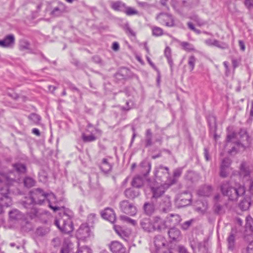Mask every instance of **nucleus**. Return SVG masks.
I'll list each match as a JSON object with an SVG mask.
<instances>
[{
    "label": "nucleus",
    "mask_w": 253,
    "mask_h": 253,
    "mask_svg": "<svg viewBox=\"0 0 253 253\" xmlns=\"http://www.w3.org/2000/svg\"><path fill=\"white\" fill-rule=\"evenodd\" d=\"M222 194L226 196L229 201H236L238 199L244 196L246 193V188L244 185L239 183H233L232 180H225L221 183L220 186Z\"/></svg>",
    "instance_id": "nucleus-1"
},
{
    "label": "nucleus",
    "mask_w": 253,
    "mask_h": 253,
    "mask_svg": "<svg viewBox=\"0 0 253 253\" xmlns=\"http://www.w3.org/2000/svg\"><path fill=\"white\" fill-rule=\"evenodd\" d=\"M49 194L45 193L41 188H36L30 192V197L26 198L22 202L24 208H31L33 204L42 205L45 201H47L49 207L53 211L60 210V208L57 206H53L48 199Z\"/></svg>",
    "instance_id": "nucleus-2"
},
{
    "label": "nucleus",
    "mask_w": 253,
    "mask_h": 253,
    "mask_svg": "<svg viewBox=\"0 0 253 253\" xmlns=\"http://www.w3.org/2000/svg\"><path fill=\"white\" fill-rule=\"evenodd\" d=\"M73 212L69 209H64L59 212L58 216L54 220V224L63 233H70L74 229L72 218Z\"/></svg>",
    "instance_id": "nucleus-3"
},
{
    "label": "nucleus",
    "mask_w": 253,
    "mask_h": 253,
    "mask_svg": "<svg viewBox=\"0 0 253 253\" xmlns=\"http://www.w3.org/2000/svg\"><path fill=\"white\" fill-rule=\"evenodd\" d=\"M239 139L237 140V145L238 147L241 146L243 150H244L246 146H248L251 143V138L249 136L246 129L241 128L238 133L232 132L228 134L226 137V141L228 143L232 141L233 140Z\"/></svg>",
    "instance_id": "nucleus-4"
},
{
    "label": "nucleus",
    "mask_w": 253,
    "mask_h": 253,
    "mask_svg": "<svg viewBox=\"0 0 253 253\" xmlns=\"http://www.w3.org/2000/svg\"><path fill=\"white\" fill-rule=\"evenodd\" d=\"M156 19L162 25L168 27H173L175 26L174 17L169 13L161 12L157 15Z\"/></svg>",
    "instance_id": "nucleus-5"
},
{
    "label": "nucleus",
    "mask_w": 253,
    "mask_h": 253,
    "mask_svg": "<svg viewBox=\"0 0 253 253\" xmlns=\"http://www.w3.org/2000/svg\"><path fill=\"white\" fill-rule=\"evenodd\" d=\"M192 195L191 193L187 191H185L177 195L176 203L178 207H184L190 205Z\"/></svg>",
    "instance_id": "nucleus-6"
},
{
    "label": "nucleus",
    "mask_w": 253,
    "mask_h": 253,
    "mask_svg": "<svg viewBox=\"0 0 253 253\" xmlns=\"http://www.w3.org/2000/svg\"><path fill=\"white\" fill-rule=\"evenodd\" d=\"M120 208L121 211L130 216H134L136 214L137 209L133 203L127 200H124L120 203Z\"/></svg>",
    "instance_id": "nucleus-7"
},
{
    "label": "nucleus",
    "mask_w": 253,
    "mask_h": 253,
    "mask_svg": "<svg viewBox=\"0 0 253 253\" xmlns=\"http://www.w3.org/2000/svg\"><path fill=\"white\" fill-rule=\"evenodd\" d=\"M171 202L169 197H163L159 202L158 209L161 213H168L171 210Z\"/></svg>",
    "instance_id": "nucleus-8"
},
{
    "label": "nucleus",
    "mask_w": 253,
    "mask_h": 253,
    "mask_svg": "<svg viewBox=\"0 0 253 253\" xmlns=\"http://www.w3.org/2000/svg\"><path fill=\"white\" fill-rule=\"evenodd\" d=\"M116 83H120L131 77L130 71L126 68H121L114 76Z\"/></svg>",
    "instance_id": "nucleus-9"
},
{
    "label": "nucleus",
    "mask_w": 253,
    "mask_h": 253,
    "mask_svg": "<svg viewBox=\"0 0 253 253\" xmlns=\"http://www.w3.org/2000/svg\"><path fill=\"white\" fill-rule=\"evenodd\" d=\"M78 248V245L76 246L69 240H66L63 243L60 253H77Z\"/></svg>",
    "instance_id": "nucleus-10"
},
{
    "label": "nucleus",
    "mask_w": 253,
    "mask_h": 253,
    "mask_svg": "<svg viewBox=\"0 0 253 253\" xmlns=\"http://www.w3.org/2000/svg\"><path fill=\"white\" fill-rule=\"evenodd\" d=\"M153 226L154 231H157L161 232L168 228L166 220H164L160 216H155L153 218Z\"/></svg>",
    "instance_id": "nucleus-11"
},
{
    "label": "nucleus",
    "mask_w": 253,
    "mask_h": 253,
    "mask_svg": "<svg viewBox=\"0 0 253 253\" xmlns=\"http://www.w3.org/2000/svg\"><path fill=\"white\" fill-rule=\"evenodd\" d=\"M155 175L156 177L159 180L166 182L165 179H167L169 176V169L167 167L160 166L156 170Z\"/></svg>",
    "instance_id": "nucleus-12"
},
{
    "label": "nucleus",
    "mask_w": 253,
    "mask_h": 253,
    "mask_svg": "<svg viewBox=\"0 0 253 253\" xmlns=\"http://www.w3.org/2000/svg\"><path fill=\"white\" fill-rule=\"evenodd\" d=\"M0 193L1 197L0 199L4 200V204L6 206H10L12 204V200L9 197L10 194L9 186L7 185H5L0 188Z\"/></svg>",
    "instance_id": "nucleus-13"
},
{
    "label": "nucleus",
    "mask_w": 253,
    "mask_h": 253,
    "mask_svg": "<svg viewBox=\"0 0 253 253\" xmlns=\"http://www.w3.org/2000/svg\"><path fill=\"white\" fill-rule=\"evenodd\" d=\"M90 235V229L87 223L81 225L77 231V235L81 239L85 240Z\"/></svg>",
    "instance_id": "nucleus-14"
},
{
    "label": "nucleus",
    "mask_w": 253,
    "mask_h": 253,
    "mask_svg": "<svg viewBox=\"0 0 253 253\" xmlns=\"http://www.w3.org/2000/svg\"><path fill=\"white\" fill-rule=\"evenodd\" d=\"M165 220L169 228L178 225L181 221V218L178 214H170L167 216Z\"/></svg>",
    "instance_id": "nucleus-15"
},
{
    "label": "nucleus",
    "mask_w": 253,
    "mask_h": 253,
    "mask_svg": "<svg viewBox=\"0 0 253 253\" xmlns=\"http://www.w3.org/2000/svg\"><path fill=\"white\" fill-rule=\"evenodd\" d=\"M151 191L152 193L151 200L153 202H157V199L160 198L165 192V188L162 185L152 187L151 188Z\"/></svg>",
    "instance_id": "nucleus-16"
},
{
    "label": "nucleus",
    "mask_w": 253,
    "mask_h": 253,
    "mask_svg": "<svg viewBox=\"0 0 253 253\" xmlns=\"http://www.w3.org/2000/svg\"><path fill=\"white\" fill-rule=\"evenodd\" d=\"M15 44V37L12 34L6 35L3 40H0V46L4 48L12 47Z\"/></svg>",
    "instance_id": "nucleus-17"
},
{
    "label": "nucleus",
    "mask_w": 253,
    "mask_h": 253,
    "mask_svg": "<svg viewBox=\"0 0 253 253\" xmlns=\"http://www.w3.org/2000/svg\"><path fill=\"white\" fill-rule=\"evenodd\" d=\"M109 248L113 253H125L126 248L118 241H113L109 245Z\"/></svg>",
    "instance_id": "nucleus-18"
},
{
    "label": "nucleus",
    "mask_w": 253,
    "mask_h": 253,
    "mask_svg": "<svg viewBox=\"0 0 253 253\" xmlns=\"http://www.w3.org/2000/svg\"><path fill=\"white\" fill-rule=\"evenodd\" d=\"M102 217L111 223H114L116 219V215L113 209L107 208L101 213Z\"/></svg>",
    "instance_id": "nucleus-19"
},
{
    "label": "nucleus",
    "mask_w": 253,
    "mask_h": 253,
    "mask_svg": "<svg viewBox=\"0 0 253 253\" xmlns=\"http://www.w3.org/2000/svg\"><path fill=\"white\" fill-rule=\"evenodd\" d=\"M168 233L172 241H179L182 238L180 231L175 227H170Z\"/></svg>",
    "instance_id": "nucleus-20"
},
{
    "label": "nucleus",
    "mask_w": 253,
    "mask_h": 253,
    "mask_svg": "<svg viewBox=\"0 0 253 253\" xmlns=\"http://www.w3.org/2000/svg\"><path fill=\"white\" fill-rule=\"evenodd\" d=\"M142 228L146 232H152L154 231L153 222H152L148 218H143L140 223Z\"/></svg>",
    "instance_id": "nucleus-21"
},
{
    "label": "nucleus",
    "mask_w": 253,
    "mask_h": 253,
    "mask_svg": "<svg viewBox=\"0 0 253 253\" xmlns=\"http://www.w3.org/2000/svg\"><path fill=\"white\" fill-rule=\"evenodd\" d=\"M156 202H153L151 200V202H145L143 206V209L144 213L149 216L154 213L156 209L154 204Z\"/></svg>",
    "instance_id": "nucleus-22"
},
{
    "label": "nucleus",
    "mask_w": 253,
    "mask_h": 253,
    "mask_svg": "<svg viewBox=\"0 0 253 253\" xmlns=\"http://www.w3.org/2000/svg\"><path fill=\"white\" fill-rule=\"evenodd\" d=\"M113 165L108 162V160L106 158H103L102 162L99 166V168L101 171L105 173H108L112 169Z\"/></svg>",
    "instance_id": "nucleus-23"
},
{
    "label": "nucleus",
    "mask_w": 253,
    "mask_h": 253,
    "mask_svg": "<svg viewBox=\"0 0 253 253\" xmlns=\"http://www.w3.org/2000/svg\"><path fill=\"white\" fill-rule=\"evenodd\" d=\"M144 142L145 148L149 147L154 144L153 142V133L150 128L147 129L145 131Z\"/></svg>",
    "instance_id": "nucleus-24"
},
{
    "label": "nucleus",
    "mask_w": 253,
    "mask_h": 253,
    "mask_svg": "<svg viewBox=\"0 0 253 253\" xmlns=\"http://www.w3.org/2000/svg\"><path fill=\"white\" fill-rule=\"evenodd\" d=\"M235 233L236 232L234 231L233 229H232V230L227 239L228 248L229 250L231 251H233L235 248Z\"/></svg>",
    "instance_id": "nucleus-25"
},
{
    "label": "nucleus",
    "mask_w": 253,
    "mask_h": 253,
    "mask_svg": "<svg viewBox=\"0 0 253 253\" xmlns=\"http://www.w3.org/2000/svg\"><path fill=\"white\" fill-rule=\"evenodd\" d=\"M206 43L208 45L215 46L223 49L228 48L227 44L224 42H221L217 40L208 39L206 41Z\"/></svg>",
    "instance_id": "nucleus-26"
},
{
    "label": "nucleus",
    "mask_w": 253,
    "mask_h": 253,
    "mask_svg": "<svg viewBox=\"0 0 253 253\" xmlns=\"http://www.w3.org/2000/svg\"><path fill=\"white\" fill-rule=\"evenodd\" d=\"M166 241L165 238L161 235L156 236L154 238V244L156 250H159L165 246Z\"/></svg>",
    "instance_id": "nucleus-27"
},
{
    "label": "nucleus",
    "mask_w": 253,
    "mask_h": 253,
    "mask_svg": "<svg viewBox=\"0 0 253 253\" xmlns=\"http://www.w3.org/2000/svg\"><path fill=\"white\" fill-rule=\"evenodd\" d=\"M13 169L19 174H24L27 172V166L25 164L17 162L12 165Z\"/></svg>",
    "instance_id": "nucleus-28"
},
{
    "label": "nucleus",
    "mask_w": 253,
    "mask_h": 253,
    "mask_svg": "<svg viewBox=\"0 0 253 253\" xmlns=\"http://www.w3.org/2000/svg\"><path fill=\"white\" fill-rule=\"evenodd\" d=\"M251 203H253L252 196L251 198L246 197L240 202L239 207L242 211H246L249 209Z\"/></svg>",
    "instance_id": "nucleus-29"
},
{
    "label": "nucleus",
    "mask_w": 253,
    "mask_h": 253,
    "mask_svg": "<svg viewBox=\"0 0 253 253\" xmlns=\"http://www.w3.org/2000/svg\"><path fill=\"white\" fill-rule=\"evenodd\" d=\"M212 188L211 185H205L198 191V194L202 196L209 197L211 194Z\"/></svg>",
    "instance_id": "nucleus-30"
},
{
    "label": "nucleus",
    "mask_w": 253,
    "mask_h": 253,
    "mask_svg": "<svg viewBox=\"0 0 253 253\" xmlns=\"http://www.w3.org/2000/svg\"><path fill=\"white\" fill-rule=\"evenodd\" d=\"M140 192L138 190H134L133 188H128L125 191L126 197L129 199H134L138 196Z\"/></svg>",
    "instance_id": "nucleus-31"
},
{
    "label": "nucleus",
    "mask_w": 253,
    "mask_h": 253,
    "mask_svg": "<svg viewBox=\"0 0 253 253\" xmlns=\"http://www.w3.org/2000/svg\"><path fill=\"white\" fill-rule=\"evenodd\" d=\"M140 167L142 169H143L141 170L142 175L145 177L147 176L151 170V163L146 161H143L141 163Z\"/></svg>",
    "instance_id": "nucleus-32"
},
{
    "label": "nucleus",
    "mask_w": 253,
    "mask_h": 253,
    "mask_svg": "<svg viewBox=\"0 0 253 253\" xmlns=\"http://www.w3.org/2000/svg\"><path fill=\"white\" fill-rule=\"evenodd\" d=\"M239 174L241 177L245 178L250 174V171L248 167L246 166L245 162H243L240 165Z\"/></svg>",
    "instance_id": "nucleus-33"
},
{
    "label": "nucleus",
    "mask_w": 253,
    "mask_h": 253,
    "mask_svg": "<svg viewBox=\"0 0 253 253\" xmlns=\"http://www.w3.org/2000/svg\"><path fill=\"white\" fill-rule=\"evenodd\" d=\"M9 215L10 220H18L22 218V213L16 209H14L9 212Z\"/></svg>",
    "instance_id": "nucleus-34"
},
{
    "label": "nucleus",
    "mask_w": 253,
    "mask_h": 253,
    "mask_svg": "<svg viewBox=\"0 0 253 253\" xmlns=\"http://www.w3.org/2000/svg\"><path fill=\"white\" fill-rule=\"evenodd\" d=\"M144 184V181L143 178L140 176H137L134 177L132 181L131 185L133 187L139 188L143 186Z\"/></svg>",
    "instance_id": "nucleus-35"
},
{
    "label": "nucleus",
    "mask_w": 253,
    "mask_h": 253,
    "mask_svg": "<svg viewBox=\"0 0 253 253\" xmlns=\"http://www.w3.org/2000/svg\"><path fill=\"white\" fill-rule=\"evenodd\" d=\"M126 7V4L121 1L112 2L111 3V7L116 11H123Z\"/></svg>",
    "instance_id": "nucleus-36"
},
{
    "label": "nucleus",
    "mask_w": 253,
    "mask_h": 253,
    "mask_svg": "<svg viewBox=\"0 0 253 253\" xmlns=\"http://www.w3.org/2000/svg\"><path fill=\"white\" fill-rule=\"evenodd\" d=\"M35 205V204H33V206L31 208H25L27 209V211H26L27 214L31 219L34 218L38 215L39 211L37 208L34 207Z\"/></svg>",
    "instance_id": "nucleus-37"
},
{
    "label": "nucleus",
    "mask_w": 253,
    "mask_h": 253,
    "mask_svg": "<svg viewBox=\"0 0 253 253\" xmlns=\"http://www.w3.org/2000/svg\"><path fill=\"white\" fill-rule=\"evenodd\" d=\"M165 55L166 57L168 63L169 64L171 71H172V67L173 65V61L171 55V49L169 47L167 46L165 49Z\"/></svg>",
    "instance_id": "nucleus-38"
},
{
    "label": "nucleus",
    "mask_w": 253,
    "mask_h": 253,
    "mask_svg": "<svg viewBox=\"0 0 253 253\" xmlns=\"http://www.w3.org/2000/svg\"><path fill=\"white\" fill-rule=\"evenodd\" d=\"M28 118L33 124L37 125L40 124L41 117L37 114L31 113L28 116Z\"/></svg>",
    "instance_id": "nucleus-39"
},
{
    "label": "nucleus",
    "mask_w": 253,
    "mask_h": 253,
    "mask_svg": "<svg viewBox=\"0 0 253 253\" xmlns=\"http://www.w3.org/2000/svg\"><path fill=\"white\" fill-rule=\"evenodd\" d=\"M36 182L35 179L29 176L25 177L23 180L24 185L27 188H30L35 186Z\"/></svg>",
    "instance_id": "nucleus-40"
},
{
    "label": "nucleus",
    "mask_w": 253,
    "mask_h": 253,
    "mask_svg": "<svg viewBox=\"0 0 253 253\" xmlns=\"http://www.w3.org/2000/svg\"><path fill=\"white\" fill-rule=\"evenodd\" d=\"M49 231L50 229L48 227H40L37 229L35 233L37 236L43 237L47 234Z\"/></svg>",
    "instance_id": "nucleus-41"
},
{
    "label": "nucleus",
    "mask_w": 253,
    "mask_h": 253,
    "mask_svg": "<svg viewBox=\"0 0 253 253\" xmlns=\"http://www.w3.org/2000/svg\"><path fill=\"white\" fill-rule=\"evenodd\" d=\"M246 230L253 232V218L250 215H248L246 217Z\"/></svg>",
    "instance_id": "nucleus-42"
},
{
    "label": "nucleus",
    "mask_w": 253,
    "mask_h": 253,
    "mask_svg": "<svg viewBox=\"0 0 253 253\" xmlns=\"http://www.w3.org/2000/svg\"><path fill=\"white\" fill-rule=\"evenodd\" d=\"M64 12V9L61 5V7H56L51 11L50 14L53 17H58L61 16Z\"/></svg>",
    "instance_id": "nucleus-43"
},
{
    "label": "nucleus",
    "mask_w": 253,
    "mask_h": 253,
    "mask_svg": "<svg viewBox=\"0 0 253 253\" xmlns=\"http://www.w3.org/2000/svg\"><path fill=\"white\" fill-rule=\"evenodd\" d=\"M82 138L84 142L86 143L92 142L96 140V137L92 134L89 135H87L85 133H82Z\"/></svg>",
    "instance_id": "nucleus-44"
},
{
    "label": "nucleus",
    "mask_w": 253,
    "mask_h": 253,
    "mask_svg": "<svg viewBox=\"0 0 253 253\" xmlns=\"http://www.w3.org/2000/svg\"><path fill=\"white\" fill-rule=\"evenodd\" d=\"M30 46V42L26 40L23 39L20 41L19 49L20 50L29 49Z\"/></svg>",
    "instance_id": "nucleus-45"
},
{
    "label": "nucleus",
    "mask_w": 253,
    "mask_h": 253,
    "mask_svg": "<svg viewBox=\"0 0 253 253\" xmlns=\"http://www.w3.org/2000/svg\"><path fill=\"white\" fill-rule=\"evenodd\" d=\"M180 45L183 47V49L187 51L195 50L194 46L188 42H183L180 43Z\"/></svg>",
    "instance_id": "nucleus-46"
},
{
    "label": "nucleus",
    "mask_w": 253,
    "mask_h": 253,
    "mask_svg": "<svg viewBox=\"0 0 253 253\" xmlns=\"http://www.w3.org/2000/svg\"><path fill=\"white\" fill-rule=\"evenodd\" d=\"M120 218L122 221L129 223L132 225L135 226L136 225V220L132 219L126 215H121Z\"/></svg>",
    "instance_id": "nucleus-47"
},
{
    "label": "nucleus",
    "mask_w": 253,
    "mask_h": 253,
    "mask_svg": "<svg viewBox=\"0 0 253 253\" xmlns=\"http://www.w3.org/2000/svg\"><path fill=\"white\" fill-rule=\"evenodd\" d=\"M124 29L128 36H136V33L131 29L128 23H126L124 26Z\"/></svg>",
    "instance_id": "nucleus-48"
},
{
    "label": "nucleus",
    "mask_w": 253,
    "mask_h": 253,
    "mask_svg": "<svg viewBox=\"0 0 253 253\" xmlns=\"http://www.w3.org/2000/svg\"><path fill=\"white\" fill-rule=\"evenodd\" d=\"M182 169L181 168H177L175 169H174L173 171V179L172 180L171 182H170L171 184H173L175 183L176 181V178L179 177L180 176L182 173Z\"/></svg>",
    "instance_id": "nucleus-49"
},
{
    "label": "nucleus",
    "mask_w": 253,
    "mask_h": 253,
    "mask_svg": "<svg viewBox=\"0 0 253 253\" xmlns=\"http://www.w3.org/2000/svg\"><path fill=\"white\" fill-rule=\"evenodd\" d=\"M152 30L153 35L156 37L162 36L164 34L163 30L159 27H153Z\"/></svg>",
    "instance_id": "nucleus-50"
},
{
    "label": "nucleus",
    "mask_w": 253,
    "mask_h": 253,
    "mask_svg": "<svg viewBox=\"0 0 253 253\" xmlns=\"http://www.w3.org/2000/svg\"><path fill=\"white\" fill-rule=\"evenodd\" d=\"M196 58L194 55L190 56L188 58V64L190 67V71L193 70L195 67Z\"/></svg>",
    "instance_id": "nucleus-51"
},
{
    "label": "nucleus",
    "mask_w": 253,
    "mask_h": 253,
    "mask_svg": "<svg viewBox=\"0 0 253 253\" xmlns=\"http://www.w3.org/2000/svg\"><path fill=\"white\" fill-rule=\"evenodd\" d=\"M126 106H122L121 108V110L122 111H128L132 108L134 103L132 101L129 100L127 101L126 103Z\"/></svg>",
    "instance_id": "nucleus-52"
},
{
    "label": "nucleus",
    "mask_w": 253,
    "mask_h": 253,
    "mask_svg": "<svg viewBox=\"0 0 253 253\" xmlns=\"http://www.w3.org/2000/svg\"><path fill=\"white\" fill-rule=\"evenodd\" d=\"M125 12L127 15H132L137 14L138 12L131 7H126Z\"/></svg>",
    "instance_id": "nucleus-53"
},
{
    "label": "nucleus",
    "mask_w": 253,
    "mask_h": 253,
    "mask_svg": "<svg viewBox=\"0 0 253 253\" xmlns=\"http://www.w3.org/2000/svg\"><path fill=\"white\" fill-rule=\"evenodd\" d=\"M77 253H92L90 248L87 246H83L80 248H78Z\"/></svg>",
    "instance_id": "nucleus-54"
},
{
    "label": "nucleus",
    "mask_w": 253,
    "mask_h": 253,
    "mask_svg": "<svg viewBox=\"0 0 253 253\" xmlns=\"http://www.w3.org/2000/svg\"><path fill=\"white\" fill-rule=\"evenodd\" d=\"M237 140H233L231 142H233L235 143V145L232 147L231 150L229 152L230 153H236L238 151L240 150V148H242V147L240 146L239 147H238L237 145Z\"/></svg>",
    "instance_id": "nucleus-55"
},
{
    "label": "nucleus",
    "mask_w": 253,
    "mask_h": 253,
    "mask_svg": "<svg viewBox=\"0 0 253 253\" xmlns=\"http://www.w3.org/2000/svg\"><path fill=\"white\" fill-rule=\"evenodd\" d=\"M243 253H253V240L249 244L247 248L243 251Z\"/></svg>",
    "instance_id": "nucleus-56"
},
{
    "label": "nucleus",
    "mask_w": 253,
    "mask_h": 253,
    "mask_svg": "<svg viewBox=\"0 0 253 253\" xmlns=\"http://www.w3.org/2000/svg\"><path fill=\"white\" fill-rule=\"evenodd\" d=\"M204 157L207 161H209L211 160V156L210 154L209 148L207 147L204 148Z\"/></svg>",
    "instance_id": "nucleus-57"
},
{
    "label": "nucleus",
    "mask_w": 253,
    "mask_h": 253,
    "mask_svg": "<svg viewBox=\"0 0 253 253\" xmlns=\"http://www.w3.org/2000/svg\"><path fill=\"white\" fill-rule=\"evenodd\" d=\"M230 164L231 162L230 159L229 158H225L222 160L220 167L227 168L229 167Z\"/></svg>",
    "instance_id": "nucleus-58"
},
{
    "label": "nucleus",
    "mask_w": 253,
    "mask_h": 253,
    "mask_svg": "<svg viewBox=\"0 0 253 253\" xmlns=\"http://www.w3.org/2000/svg\"><path fill=\"white\" fill-rule=\"evenodd\" d=\"M209 126L210 127V129H211L212 127H214V130H216V122H215V118L214 117H211L210 120L208 121Z\"/></svg>",
    "instance_id": "nucleus-59"
},
{
    "label": "nucleus",
    "mask_w": 253,
    "mask_h": 253,
    "mask_svg": "<svg viewBox=\"0 0 253 253\" xmlns=\"http://www.w3.org/2000/svg\"><path fill=\"white\" fill-rule=\"evenodd\" d=\"M177 251L178 253H190L186 247L181 245H179L177 246Z\"/></svg>",
    "instance_id": "nucleus-60"
},
{
    "label": "nucleus",
    "mask_w": 253,
    "mask_h": 253,
    "mask_svg": "<svg viewBox=\"0 0 253 253\" xmlns=\"http://www.w3.org/2000/svg\"><path fill=\"white\" fill-rule=\"evenodd\" d=\"M192 221V220H190L184 222L181 225V228L185 230L188 229L191 225Z\"/></svg>",
    "instance_id": "nucleus-61"
},
{
    "label": "nucleus",
    "mask_w": 253,
    "mask_h": 253,
    "mask_svg": "<svg viewBox=\"0 0 253 253\" xmlns=\"http://www.w3.org/2000/svg\"><path fill=\"white\" fill-rule=\"evenodd\" d=\"M226 169L227 168L220 167L219 175L221 177L225 178L228 176V173L226 171Z\"/></svg>",
    "instance_id": "nucleus-62"
},
{
    "label": "nucleus",
    "mask_w": 253,
    "mask_h": 253,
    "mask_svg": "<svg viewBox=\"0 0 253 253\" xmlns=\"http://www.w3.org/2000/svg\"><path fill=\"white\" fill-rule=\"evenodd\" d=\"M253 100L251 101V109L250 112V117L247 121L248 124H251L253 121Z\"/></svg>",
    "instance_id": "nucleus-63"
},
{
    "label": "nucleus",
    "mask_w": 253,
    "mask_h": 253,
    "mask_svg": "<svg viewBox=\"0 0 253 253\" xmlns=\"http://www.w3.org/2000/svg\"><path fill=\"white\" fill-rule=\"evenodd\" d=\"M222 208V206L218 202L215 203L214 205V212L216 213H219L221 211Z\"/></svg>",
    "instance_id": "nucleus-64"
}]
</instances>
